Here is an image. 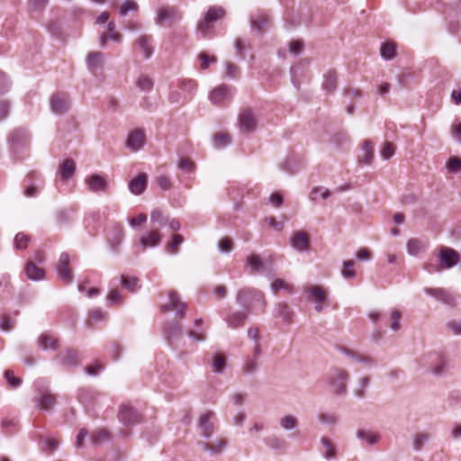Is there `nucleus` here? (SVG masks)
<instances>
[{"instance_id": "obj_32", "label": "nucleus", "mask_w": 461, "mask_h": 461, "mask_svg": "<svg viewBox=\"0 0 461 461\" xmlns=\"http://www.w3.org/2000/svg\"><path fill=\"white\" fill-rule=\"evenodd\" d=\"M37 344L42 350H56L59 348L58 339L48 333H42L40 335Z\"/></svg>"}, {"instance_id": "obj_42", "label": "nucleus", "mask_w": 461, "mask_h": 461, "mask_svg": "<svg viewBox=\"0 0 461 461\" xmlns=\"http://www.w3.org/2000/svg\"><path fill=\"white\" fill-rule=\"evenodd\" d=\"M279 424L284 430L289 431L295 429L299 426V420L294 416L288 414L280 419Z\"/></svg>"}, {"instance_id": "obj_48", "label": "nucleus", "mask_w": 461, "mask_h": 461, "mask_svg": "<svg viewBox=\"0 0 461 461\" xmlns=\"http://www.w3.org/2000/svg\"><path fill=\"white\" fill-rule=\"evenodd\" d=\"M153 85L154 83L152 79L147 75H140L136 80L137 87L144 92L151 91L153 88Z\"/></svg>"}, {"instance_id": "obj_25", "label": "nucleus", "mask_w": 461, "mask_h": 461, "mask_svg": "<svg viewBox=\"0 0 461 461\" xmlns=\"http://www.w3.org/2000/svg\"><path fill=\"white\" fill-rule=\"evenodd\" d=\"M148 176L145 173H140L136 177L129 182V190L135 195L141 194L147 188Z\"/></svg>"}, {"instance_id": "obj_44", "label": "nucleus", "mask_w": 461, "mask_h": 461, "mask_svg": "<svg viewBox=\"0 0 461 461\" xmlns=\"http://www.w3.org/2000/svg\"><path fill=\"white\" fill-rule=\"evenodd\" d=\"M265 443L274 450H285L286 448L285 440L277 436H269L266 438Z\"/></svg>"}, {"instance_id": "obj_11", "label": "nucleus", "mask_w": 461, "mask_h": 461, "mask_svg": "<svg viewBox=\"0 0 461 461\" xmlns=\"http://www.w3.org/2000/svg\"><path fill=\"white\" fill-rule=\"evenodd\" d=\"M71 106L69 96L65 93H56L51 96L50 108L57 114L67 113Z\"/></svg>"}, {"instance_id": "obj_59", "label": "nucleus", "mask_w": 461, "mask_h": 461, "mask_svg": "<svg viewBox=\"0 0 461 461\" xmlns=\"http://www.w3.org/2000/svg\"><path fill=\"white\" fill-rule=\"evenodd\" d=\"M230 143V138L226 133H217L214 136L213 144L216 148H225Z\"/></svg>"}, {"instance_id": "obj_41", "label": "nucleus", "mask_w": 461, "mask_h": 461, "mask_svg": "<svg viewBox=\"0 0 461 461\" xmlns=\"http://www.w3.org/2000/svg\"><path fill=\"white\" fill-rule=\"evenodd\" d=\"M340 351L344 355L351 357L353 360H355L357 362L363 363V364L370 366H375V361L370 357L360 355V354L353 352L352 350L348 349V348H341Z\"/></svg>"}, {"instance_id": "obj_8", "label": "nucleus", "mask_w": 461, "mask_h": 461, "mask_svg": "<svg viewBox=\"0 0 461 461\" xmlns=\"http://www.w3.org/2000/svg\"><path fill=\"white\" fill-rule=\"evenodd\" d=\"M167 296L168 302L161 305V311L163 312L175 311L176 318H184L185 304L181 302L178 294L176 292L170 291Z\"/></svg>"}, {"instance_id": "obj_37", "label": "nucleus", "mask_w": 461, "mask_h": 461, "mask_svg": "<svg viewBox=\"0 0 461 461\" xmlns=\"http://www.w3.org/2000/svg\"><path fill=\"white\" fill-rule=\"evenodd\" d=\"M249 312H235L230 316H228L225 321L230 328L236 329L241 325H243L246 321Z\"/></svg>"}, {"instance_id": "obj_18", "label": "nucleus", "mask_w": 461, "mask_h": 461, "mask_svg": "<svg viewBox=\"0 0 461 461\" xmlns=\"http://www.w3.org/2000/svg\"><path fill=\"white\" fill-rule=\"evenodd\" d=\"M118 418L120 421L125 426H132L140 422L139 412L132 407L129 406L121 407L118 413Z\"/></svg>"}, {"instance_id": "obj_47", "label": "nucleus", "mask_w": 461, "mask_h": 461, "mask_svg": "<svg viewBox=\"0 0 461 461\" xmlns=\"http://www.w3.org/2000/svg\"><path fill=\"white\" fill-rule=\"evenodd\" d=\"M316 418L323 425L334 426L338 423V416L332 412L321 411L317 414Z\"/></svg>"}, {"instance_id": "obj_43", "label": "nucleus", "mask_w": 461, "mask_h": 461, "mask_svg": "<svg viewBox=\"0 0 461 461\" xmlns=\"http://www.w3.org/2000/svg\"><path fill=\"white\" fill-rule=\"evenodd\" d=\"M165 333L168 339H176L182 335V327L177 321H172L167 324Z\"/></svg>"}, {"instance_id": "obj_22", "label": "nucleus", "mask_w": 461, "mask_h": 461, "mask_svg": "<svg viewBox=\"0 0 461 461\" xmlns=\"http://www.w3.org/2000/svg\"><path fill=\"white\" fill-rule=\"evenodd\" d=\"M426 294L434 297L437 301L441 302L447 305H453L455 303L452 295L443 288H424Z\"/></svg>"}, {"instance_id": "obj_56", "label": "nucleus", "mask_w": 461, "mask_h": 461, "mask_svg": "<svg viewBox=\"0 0 461 461\" xmlns=\"http://www.w3.org/2000/svg\"><path fill=\"white\" fill-rule=\"evenodd\" d=\"M395 49L391 43H383L381 45L380 53L384 59L390 60L394 57Z\"/></svg>"}, {"instance_id": "obj_58", "label": "nucleus", "mask_w": 461, "mask_h": 461, "mask_svg": "<svg viewBox=\"0 0 461 461\" xmlns=\"http://www.w3.org/2000/svg\"><path fill=\"white\" fill-rule=\"evenodd\" d=\"M276 311L278 317H281L285 321H290L292 312L286 303H278Z\"/></svg>"}, {"instance_id": "obj_28", "label": "nucleus", "mask_w": 461, "mask_h": 461, "mask_svg": "<svg viewBox=\"0 0 461 461\" xmlns=\"http://www.w3.org/2000/svg\"><path fill=\"white\" fill-rule=\"evenodd\" d=\"M231 86L226 85L220 86L211 92L210 100L215 104H220L231 95Z\"/></svg>"}, {"instance_id": "obj_27", "label": "nucleus", "mask_w": 461, "mask_h": 461, "mask_svg": "<svg viewBox=\"0 0 461 461\" xmlns=\"http://www.w3.org/2000/svg\"><path fill=\"white\" fill-rule=\"evenodd\" d=\"M357 438L367 446H374L379 443L381 435L378 432L370 429H357L356 432Z\"/></svg>"}, {"instance_id": "obj_24", "label": "nucleus", "mask_w": 461, "mask_h": 461, "mask_svg": "<svg viewBox=\"0 0 461 461\" xmlns=\"http://www.w3.org/2000/svg\"><path fill=\"white\" fill-rule=\"evenodd\" d=\"M162 240L161 234L158 232V230H152L146 233L145 235L141 236L140 239V245L142 248V249H146L149 248H154L160 244Z\"/></svg>"}, {"instance_id": "obj_40", "label": "nucleus", "mask_w": 461, "mask_h": 461, "mask_svg": "<svg viewBox=\"0 0 461 461\" xmlns=\"http://www.w3.org/2000/svg\"><path fill=\"white\" fill-rule=\"evenodd\" d=\"M202 319L194 321L195 330H188L186 335L194 341H204L206 339L205 330L201 326Z\"/></svg>"}, {"instance_id": "obj_55", "label": "nucleus", "mask_w": 461, "mask_h": 461, "mask_svg": "<svg viewBox=\"0 0 461 461\" xmlns=\"http://www.w3.org/2000/svg\"><path fill=\"white\" fill-rule=\"evenodd\" d=\"M91 440L92 443L95 445H99L104 442H106L109 440L108 432L104 429L96 430L91 435Z\"/></svg>"}, {"instance_id": "obj_12", "label": "nucleus", "mask_w": 461, "mask_h": 461, "mask_svg": "<svg viewBox=\"0 0 461 461\" xmlns=\"http://www.w3.org/2000/svg\"><path fill=\"white\" fill-rule=\"evenodd\" d=\"M58 365L63 367H72L78 365V352L76 349L66 348L55 357Z\"/></svg>"}, {"instance_id": "obj_13", "label": "nucleus", "mask_w": 461, "mask_h": 461, "mask_svg": "<svg viewBox=\"0 0 461 461\" xmlns=\"http://www.w3.org/2000/svg\"><path fill=\"white\" fill-rule=\"evenodd\" d=\"M68 266L69 256L68 253L63 252L61 253L59 259V263L57 266V274L59 279L66 284H69L73 280V274Z\"/></svg>"}, {"instance_id": "obj_64", "label": "nucleus", "mask_w": 461, "mask_h": 461, "mask_svg": "<svg viewBox=\"0 0 461 461\" xmlns=\"http://www.w3.org/2000/svg\"><path fill=\"white\" fill-rule=\"evenodd\" d=\"M258 370V360L256 358H248L242 367L243 373L253 375Z\"/></svg>"}, {"instance_id": "obj_17", "label": "nucleus", "mask_w": 461, "mask_h": 461, "mask_svg": "<svg viewBox=\"0 0 461 461\" xmlns=\"http://www.w3.org/2000/svg\"><path fill=\"white\" fill-rule=\"evenodd\" d=\"M441 269L453 267L458 262V254L453 249L443 247L438 253Z\"/></svg>"}, {"instance_id": "obj_21", "label": "nucleus", "mask_w": 461, "mask_h": 461, "mask_svg": "<svg viewBox=\"0 0 461 461\" xmlns=\"http://www.w3.org/2000/svg\"><path fill=\"white\" fill-rule=\"evenodd\" d=\"M290 245L300 252L307 250L310 246L307 234L303 230L294 231L290 239Z\"/></svg>"}, {"instance_id": "obj_2", "label": "nucleus", "mask_w": 461, "mask_h": 461, "mask_svg": "<svg viewBox=\"0 0 461 461\" xmlns=\"http://www.w3.org/2000/svg\"><path fill=\"white\" fill-rule=\"evenodd\" d=\"M349 374L345 369L335 367L327 375V384L331 392L338 396L346 395L348 393V382Z\"/></svg>"}, {"instance_id": "obj_30", "label": "nucleus", "mask_w": 461, "mask_h": 461, "mask_svg": "<svg viewBox=\"0 0 461 461\" xmlns=\"http://www.w3.org/2000/svg\"><path fill=\"white\" fill-rule=\"evenodd\" d=\"M227 444L228 442L225 438H219L212 442H203L201 446L204 451H208L212 455H220L226 448Z\"/></svg>"}, {"instance_id": "obj_39", "label": "nucleus", "mask_w": 461, "mask_h": 461, "mask_svg": "<svg viewBox=\"0 0 461 461\" xmlns=\"http://www.w3.org/2000/svg\"><path fill=\"white\" fill-rule=\"evenodd\" d=\"M227 358L222 354H213L211 361V367L213 373L222 374L226 367Z\"/></svg>"}, {"instance_id": "obj_15", "label": "nucleus", "mask_w": 461, "mask_h": 461, "mask_svg": "<svg viewBox=\"0 0 461 461\" xmlns=\"http://www.w3.org/2000/svg\"><path fill=\"white\" fill-rule=\"evenodd\" d=\"M145 144V134L141 129L131 131L126 139L125 146L132 152L139 151Z\"/></svg>"}, {"instance_id": "obj_53", "label": "nucleus", "mask_w": 461, "mask_h": 461, "mask_svg": "<svg viewBox=\"0 0 461 461\" xmlns=\"http://www.w3.org/2000/svg\"><path fill=\"white\" fill-rule=\"evenodd\" d=\"M423 249L422 242L418 239H411L407 242V251L411 256H417Z\"/></svg>"}, {"instance_id": "obj_62", "label": "nucleus", "mask_w": 461, "mask_h": 461, "mask_svg": "<svg viewBox=\"0 0 461 461\" xmlns=\"http://www.w3.org/2000/svg\"><path fill=\"white\" fill-rule=\"evenodd\" d=\"M233 240L229 237H225L218 242V249L222 253L230 252L233 249Z\"/></svg>"}, {"instance_id": "obj_33", "label": "nucleus", "mask_w": 461, "mask_h": 461, "mask_svg": "<svg viewBox=\"0 0 461 461\" xmlns=\"http://www.w3.org/2000/svg\"><path fill=\"white\" fill-rule=\"evenodd\" d=\"M26 276L32 281L44 279L45 272L42 268L37 267L33 261H28L24 267Z\"/></svg>"}, {"instance_id": "obj_10", "label": "nucleus", "mask_w": 461, "mask_h": 461, "mask_svg": "<svg viewBox=\"0 0 461 461\" xmlns=\"http://www.w3.org/2000/svg\"><path fill=\"white\" fill-rule=\"evenodd\" d=\"M85 182L88 190L93 193H106L109 189L108 180L104 176L99 174L88 176Z\"/></svg>"}, {"instance_id": "obj_51", "label": "nucleus", "mask_w": 461, "mask_h": 461, "mask_svg": "<svg viewBox=\"0 0 461 461\" xmlns=\"http://www.w3.org/2000/svg\"><path fill=\"white\" fill-rule=\"evenodd\" d=\"M150 221L158 227L167 225L168 217L165 216L160 210L155 209L150 213Z\"/></svg>"}, {"instance_id": "obj_46", "label": "nucleus", "mask_w": 461, "mask_h": 461, "mask_svg": "<svg viewBox=\"0 0 461 461\" xmlns=\"http://www.w3.org/2000/svg\"><path fill=\"white\" fill-rule=\"evenodd\" d=\"M370 384V380L367 376L361 377L357 387L353 391V394L357 399H363L366 397V390Z\"/></svg>"}, {"instance_id": "obj_20", "label": "nucleus", "mask_w": 461, "mask_h": 461, "mask_svg": "<svg viewBox=\"0 0 461 461\" xmlns=\"http://www.w3.org/2000/svg\"><path fill=\"white\" fill-rule=\"evenodd\" d=\"M9 142L14 151L25 145L29 140V133L25 129H15L9 136Z\"/></svg>"}, {"instance_id": "obj_63", "label": "nucleus", "mask_w": 461, "mask_h": 461, "mask_svg": "<svg viewBox=\"0 0 461 461\" xmlns=\"http://www.w3.org/2000/svg\"><path fill=\"white\" fill-rule=\"evenodd\" d=\"M281 289L291 292L292 286L283 279L277 278L274 280L273 283L271 284L272 292L276 294Z\"/></svg>"}, {"instance_id": "obj_31", "label": "nucleus", "mask_w": 461, "mask_h": 461, "mask_svg": "<svg viewBox=\"0 0 461 461\" xmlns=\"http://www.w3.org/2000/svg\"><path fill=\"white\" fill-rule=\"evenodd\" d=\"M270 23V17L267 14H259L250 17V25L253 31L263 33Z\"/></svg>"}, {"instance_id": "obj_52", "label": "nucleus", "mask_w": 461, "mask_h": 461, "mask_svg": "<svg viewBox=\"0 0 461 461\" xmlns=\"http://www.w3.org/2000/svg\"><path fill=\"white\" fill-rule=\"evenodd\" d=\"M402 313L398 310L393 309L390 312L389 326L393 331H398L401 329L400 320Z\"/></svg>"}, {"instance_id": "obj_49", "label": "nucleus", "mask_w": 461, "mask_h": 461, "mask_svg": "<svg viewBox=\"0 0 461 461\" xmlns=\"http://www.w3.org/2000/svg\"><path fill=\"white\" fill-rule=\"evenodd\" d=\"M71 209H61L55 213V221L59 225H66L71 219Z\"/></svg>"}, {"instance_id": "obj_29", "label": "nucleus", "mask_w": 461, "mask_h": 461, "mask_svg": "<svg viewBox=\"0 0 461 461\" xmlns=\"http://www.w3.org/2000/svg\"><path fill=\"white\" fill-rule=\"evenodd\" d=\"M76 171V163L71 158L65 159L59 167L58 175L63 181H68Z\"/></svg>"}, {"instance_id": "obj_1", "label": "nucleus", "mask_w": 461, "mask_h": 461, "mask_svg": "<svg viewBox=\"0 0 461 461\" xmlns=\"http://www.w3.org/2000/svg\"><path fill=\"white\" fill-rule=\"evenodd\" d=\"M236 302L242 307V311L249 313L256 310L258 305L260 312H264L266 304L263 294L254 288L240 289L237 294Z\"/></svg>"}, {"instance_id": "obj_50", "label": "nucleus", "mask_w": 461, "mask_h": 461, "mask_svg": "<svg viewBox=\"0 0 461 461\" xmlns=\"http://www.w3.org/2000/svg\"><path fill=\"white\" fill-rule=\"evenodd\" d=\"M184 242V238L180 234H174L171 241L167 244V249L168 253L176 255L179 251V246Z\"/></svg>"}, {"instance_id": "obj_9", "label": "nucleus", "mask_w": 461, "mask_h": 461, "mask_svg": "<svg viewBox=\"0 0 461 461\" xmlns=\"http://www.w3.org/2000/svg\"><path fill=\"white\" fill-rule=\"evenodd\" d=\"M216 415L213 411H208L203 414L198 422L201 436L204 438H210L214 432V422Z\"/></svg>"}, {"instance_id": "obj_57", "label": "nucleus", "mask_w": 461, "mask_h": 461, "mask_svg": "<svg viewBox=\"0 0 461 461\" xmlns=\"http://www.w3.org/2000/svg\"><path fill=\"white\" fill-rule=\"evenodd\" d=\"M30 241V237L23 232H19L14 237V246L16 249H26Z\"/></svg>"}, {"instance_id": "obj_45", "label": "nucleus", "mask_w": 461, "mask_h": 461, "mask_svg": "<svg viewBox=\"0 0 461 461\" xmlns=\"http://www.w3.org/2000/svg\"><path fill=\"white\" fill-rule=\"evenodd\" d=\"M429 440V434L419 432L412 437V447L415 451H420L423 446Z\"/></svg>"}, {"instance_id": "obj_61", "label": "nucleus", "mask_w": 461, "mask_h": 461, "mask_svg": "<svg viewBox=\"0 0 461 461\" xmlns=\"http://www.w3.org/2000/svg\"><path fill=\"white\" fill-rule=\"evenodd\" d=\"M354 261L353 260H347L343 263V268L341 270V275L345 278H353L356 276V273L353 270L354 267Z\"/></svg>"}, {"instance_id": "obj_6", "label": "nucleus", "mask_w": 461, "mask_h": 461, "mask_svg": "<svg viewBox=\"0 0 461 461\" xmlns=\"http://www.w3.org/2000/svg\"><path fill=\"white\" fill-rule=\"evenodd\" d=\"M309 300L314 303V310L317 312H322L324 307L330 305L327 294L318 285H312L304 289Z\"/></svg>"}, {"instance_id": "obj_54", "label": "nucleus", "mask_w": 461, "mask_h": 461, "mask_svg": "<svg viewBox=\"0 0 461 461\" xmlns=\"http://www.w3.org/2000/svg\"><path fill=\"white\" fill-rule=\"evenodd\" d=\"M446 168L448 173H458L461 171V159L457 157H450L447 163Z\"/></svg>"}, {"instance_id": "obj_60", "label": "nucleus", "mask_w": 461, "mask_h": 461, "mask_svg": "<svg viewBox=\"0 0 461 461\" xmlns=\"http://www.w3.org/2000/svg\"><path fill=\"white\" fill-rule=\"evenodd\" d=\"M395 145L392 142H384L381 150H380V153H381V157L384 158V159H389L390 158H392L394 153H395Z\"/></svg>"}, {"instance_id": "obj_35", "label": "nucleus", "mask_w": 461, "mask_h": 461, "mask_svg": "<svg viewBox=\"0 0 461 461\" xmlns=\"http://www.w3.org/2000/svg\"><path fill=\"white\" fill-rule=\"evenodd\" d=\"M108 32L103 33L100 37V43L102 47H104L106 41L111 40L116 42L122 41V35L115 31V24L111 22L107 24Z\"/></svg>"}, {"instance_id": "obj_26", "label": "nucleus", "mask_w": 461, "mask_h": 461, "mask_svg": "<svg viewBox=\"0 0 461 461\" xmlns=\"http://www.w3.org/2000/svg\"><path fill=\"white\" fill-rule=\"evenodd\" d=\"M86 67L92 74L95 75L104 68V54L100 51L90 52L86 59Z\"/></svg>"}, {"instance_id": "obj_14", "label": "nucleus", "mask_w": 461, "mask_h": 461, "mask_svg": "<svg viewBox=\"0 0 461 461\" xmlns=\"http://www.w3.org/2000/svg\"><path fill=\"white\" fill-rule=\"evenodd\" d=\"M33 402L44 411H50L56 404V396L48 390H40Z\"/></svg>"}, {"instance_id": "obj_5", "label": "nucleus", "mask_w": 461, "mask_h": 461, "mask_svg": "<svg viewBox=\"0 0 461 461\" xmlns=\"http://www.w3.org/2000/svg\"><path fill=\"white\" fill-rule=\"evenodd\" d=\"M246 263L251 274L271 276L274 273L273 259L271 258L263 261L258 255L252 254L247 257Z\"/></svg>"}, {"instance_id": "obj_34", "label": "nucleus", "mask_w": 461, "mask_h": 461, "mask_svg": "<svg viewBox=\"0 0 461 461\" xmlns=\"http://www.w3.org/2000/svg\"><path fill=\"white\" fill-rule=\"evenodd\" d=\"M139 49L142 51L146 59H149L153 54L152 36L142 35L136 41Z\"/></svg>"}, {"instance_id": "obj_16", "label": "nucleus", "mask_w": 461, "mask_h": 461, "mask_svg": "<svg viewBox=\"0 0 461 461\" xmlns=\"http://www.w3.org/2000/svg\"><path fill=\"white\" fill-rule=\"evenodd\" d=\"M239 123L242 132L250 133L256 130L257 119L250 109H244L240 113Z\"/></svg>"}, {"instance_id": "obj_23", "label": "nucleus", "mask_w": 461, "mask_h": 461, "mask_svg": "<svg viewBox=\"0 0 461 461\" xmlns=\"http://www.w3.org/2000/svg\"><path fill=\"white\" fill-rule=\"evenodd\" d=\"M321 443V455L328 460H334L337 458V447L335 444L327 437H321L320 439Z\"/></svg>"}, {"instance_id": "obj_3", "label": "nucleus", "mask_w": 461, "mask_h": 461, "mask_svg": "<svg viewBox=\"0 0 461 461\" xmlns=\"http://www.w3.org/2000/svg\"><path fill=\"white\" fill-rule=\"evenodd\" d=\"M421 365L427 367L433 375H443L447 368V360L439 351H430L420 358Z\"/></svg>"}, {"instance_id": "obj_7", "label": "nucleus", "mask_w": 461, "mask_h": 461, "mask_svg": "<svg viewBox=\"0 0 461 461\" xmlns=\"http://www.w3.org/2000/svg\"><path fill=\"white\" fill-rule=\"evenodd\" d=\"M182 14L179 9L176 6L161 7L158 11L157 23L159 25L170 26L173 23L180 21Z\"/></svg>"}, {"instance_id": "obj_4", "label": "nucleus", "mask_w": 461, "mask_h": 461, "mask_svg": "<svg viewBox=\"0 0 461 461\" xmlns=\"http://www.w3.org/2000/svg\"><path fill=\"white\" fill-rule=\"evenodd\" d=\"M225 16V11L221 6H212L206 12L204 18L198 23L197 30L203 36L207 37L212 32V23L221 20Z\"/></svg>"}, {"instance_id": "obj_19", "label": "nucleus", "mask_w": 461, "mask_h": 461, "mask_svg": "<svg viewBox=\"0 0 461 461\" xmlns=\"http://www.w3.org/2000/svg\"><path fill=\"white\" fill-rule=\"evenodd\" d=\"M118 285H121L124 289L131 293H135L140 288L138 278L130 277L124 275L114 277L110 281V286H117Z\"/></svg>"}, {"instance_id": "obj_38", "label": "nucleus", "mask_w": 461, "mask_h": 461, "mask_svg": "<svg viewBox=\"0 0 461 461\" xmlns=\"http://www.w3.org/2000/svg\"><path fill=\"white\" fill-rule=\"evenodd\" d=\"M359 162L365 165H370L374 159V149L370 140H366L361 149Z\"/></svg>"}, {"instance_id": "obj_36", "label": "nucleus", "mask_w": 461, "mask_h": 461, "mask_svg": "<svg viewBox=\"0 0 461 461\" xmlns=\"http://www.w3.org/2000/svg\"><path fill=\"white\" fill-rule=\"evenodd\" d=\"M323 79L324 80H323V84H322V88L329 93L334 92L337 88V81H338V77H337L336 71H334V70L327 71L323 75Z\"/></svg>"}]
</instances>
